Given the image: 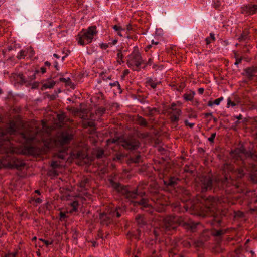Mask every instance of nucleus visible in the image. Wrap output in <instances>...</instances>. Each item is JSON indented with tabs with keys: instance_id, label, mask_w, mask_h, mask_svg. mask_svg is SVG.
<instances>
[{
	"instance_id": "f257e3e1",
	"label": "nucleus",
	"mask_w": 257,
	"mask_h": 257,
	"mask_svg": "<svg viewBox=\"0 0 257 257\" xmlns=\"http://www.w3.org/2000/svg\"><path fill=\"white\" fill-rule=\"evenodd\" d=\"M231 185L234 186L235 188L239 187L238 184H234L231 176L227 175H225L222 179L215 178L213 179L209 176H202L196 181V186L201 192H205L212 189L215 191L217 189H224L225 187H228Z\"/></svg>"
},
{
	"instance_id": "f03ea898",
	"label": "nucleus",
	"mask_w": 257,
	"mask_h": 257,
	"mask_svg": "<svg viewBox=\"0 0 257 257\" xmlns=\"http://www.w3.org/2000/svg\"><path fill=\"white\" fill-rule=\"evenodd\" d=\"M197 224L191 221L186 222L180 216H169L164 218L158 226L154 227V234L155 236H157L164 232L175 229L178 225L194 231Z\"/></svg>"
},
{
	"instance_id": "7ed1b4c3",
	"label": "nucleus",
	"mask_w": 257,
	"mask_h": 257,
	"mask_svg": "<svg viewBox=\"0 0 257 257\" xmlns=\"http://www.w3.org/2000/svg\"><path fill=\"white\" fill-rule=\"evenodd\" d=\"M43 132L41 129L35 126V128H31L29 130L25 131L20 134V137L24 140V142L26 143H30L33 141L40 142L43 141Z\"/></svg>"
},
{
	"instance_id": "20e7f679",
	"label": "nucleus",
	"mask_w": 257,
	"mask_h": 257,
	"mask_svg": "<svg viewBox=\"0 0 257 257\" xmlns=\"http://www.w3.org/2000/svg\"><path fill=\"white\" fill-rule=\"evenodd\" d=\"M25 164L12 155L6 154L0 158V168L7 167L21 169Z\"/></svg>"
},
{
	"instance_id": "39448f33",
	"label": "nucleus",
	"mask_w": 257,
	"mask_h": 257,
	"mask_svg": "<svg viewBox=\"0 0 257 257\" xmlns=\"http://www.w3.org/2000/svg\"><path fill=\"white\" fill-rule=\"evenodd\" d=\"M97 34L96 26H90L87 29H83L78 34L77 40L79 44L85 45L92 42L94 36Z\"/></svg>"
},
{
	"instance_id": "423d86ee",
	"label": "nucleus",
	"mask_w": 257,
	"mask_h": 257,
	"mask_svg": "<svg viewBox=\"0 0 257 257\" xmlns=\"http://www.w3.org/2000/svg\"><path fill=\"white\" fill-rule=\"evenodd\" d=\"M223 171L226 172L231 173L232 177H237L238 178H242L245 175V171H251L247 169L246 163L244 161H241L239 167H236L233 164H225L223 167Z\"/></svg>"
},
{
	"instance_id": "0eeeda50",
	"label": "nucleus",
	"mask_w": 257,
	"mask_h": 257,
	"mask_svg": "<svg viewBox=\"0 0 257 257\" xmlns=\"http://www.w3.org/2000/svg\"><path fill=\"white\" fill-rule=\"evenodd\" d=\"M218 202V199L212 196L203 198L201 201L203 206L202 211L205 213L206 215L214 216L216 214Z\"/></svg>"
},
{
	"instance_id": "6e6552de",
	"label": "nucleus",
	"mask_w": 257,
	"mask_h": 257,
	"mask_svg": "<svg viewBox=\"0 0 257 257\" xmlns=\"http://www.w3.org/2000/svg\"><path fill=\"white\" fill-rule=\"evenodd\" d=\"M110 185L115 190L119 193L124 195L127 198H135L137 196L139 195L137 190L130 191L126 186H123L119 183L115 182L112 180H110ZM139 195L142 197L144 195V193H140Z\"/></svg>"
},
{
	"instance_id": "1a4fd4ad",
	"label": "nucleus",
	"mask_w": 257,
	"mask_h": 257,
	"mask_svg": "<svg viewBox=\"0 0 257 257\" xmlns=\"http://www.w3.org/2000/svg\"><path fill=\"white\" fill-rule=\"evenodd\" d=\"M127 63L128 67L134 71H139V66L143 63V60L140 54L138 51H133L128 56Z\"/></svg>"
},
{
	"instance_id": "9d476101",
	"label": "nucleus",
	"mask_w": 257,
	"mask_h": 257,
	"mask_svg": "<svg viewBox=\"0 0 257 257\" xmlns=\"http://www.w3.org/2000/svg\"><path fill=\"white\" fill-rule=\"evenodd\" d=\"M39 72L38 70H28L25 74H19L18 77L20 78L22 84H30L33 80L35 79L36 74Z\"/></svg>"
},
{
	"instance_id": "9b49d317",
	"label": "nucleus",
	"mask_w": 257,
	"mask_h": 257,
	"mask_svg": "<svg viewBox=\"0 0 257 257\" xmlns=\"http://www.w3.org/2000/svg\"><path fill=\"white\" fill-rule=\"evenodd\" d=\"M120 145L126 149L136 150L139 146V141L135 139H130L121 141Z\"/></svg>"
},
{
	"instance_id": "f8f14e48",
	"label": "nucleus",
	"mask_w": 257,
	"mask_h": 257,
	"mask_svg": "<svg viewBox=\"0 0 257 257\" xmlns=\"http://www.w3.org/2000/svg\"><path fill=\"white\" fill-rule=\"evenodd\" d=\"M73 139V134L70 131L62 132L59 137V141L62 145L69 143Z\"/></svg>"
},
{
	"instance_id": "ddd939ff",
	"label": "nucleus",
	"mask_w": 257,
	"mask_h": 257,
	"mask_svg": "<svg viewBox=\"0 0 257 257\" xmlns=\"http://www.w3.org/2000/svg\"><path fill=\"white\" fill-rule=\"evenodd\" d=\"M257 12V5L248 4L241 8V13L247 15H253Z\"/></svg>"
},
{
	"instance_id": "4468645a",
	"label": "nucleus",
	"mask_w": 257,
	"mask_h": 257,
	"mask_svg": "<svg viewBox=\"0 0 257 257\" xmlns=\"http://www.w3.org/2000/svg\"><path fill=\"white\" fill-rule=\"evenodd\" d=\"M243 75L245 76L249 80H252L254 74L257 73V66H252L244 69Z\"/></svg>"
},
{
	"instance_id": "2eb2a0df",
	"label": "nucleus",
	"mask_w": 257,
	"mask_h": 257,
	"mask_svg": "<svg viewBox=\"0 0 257 257\" xmlns=\"http://www.w3.org/2000/svg\"><path fill=\"white\" fill-rule=\"evenodd\" d=\"M172 111L170 113V119L172 123H177L179 121V117L181 114V111L178 108H172Z\"/></svg>"
},
{
	"instance_id": "dca6fc26",
	"label": "nucleus",
	"mask_w": 257,
	"mask_h": 257,
	"mask_svg": "<svg viewBox=\"0 0 257 257\" xmlns=\"http://www.w3.org/2000/svg\"><path fill=\"white\" fill-rule=\"evenodd\" d=\"M146 83L147 86H150L152 88L154 89L156 88L157 85L161 83V82L152 78H148L147 79Z\"/></svg>"
},
{
	"instance_id": "f3484780",
	"label": "nucleus",
	"mask_w": 257,
	"mask_h": 257,
	"mask_svg": "<svg viewBox=\"0 0 257 257\" xmlns=\"http://www.w3.org/2000/svg\"><path fill=\"white\" fill-rule=\"evenodd\" d=\"M111 214L107 215L106 213L100 214V219L103 224L108 225L111 221Z\"/></svg>"
},
{
	"instance_id": "a211bd4d",
	"label": "nucleus",
	"mask_w": 257,
	"mask_h": 257,
	"mask_svg": "<svg viewBox=\"0 0 257 257\" xmlns=\"http://www.w3.org/2000/svg\"><path fill=\"white\" fill-rule=\"evenodd\" d=\"M24 153L29 155H35L37 154L36 148L33 146H27L25 148Z\"/></svg>"
},
{
	"instance_id": "6ab92c4d",
	"label": "nucleus",
	"mask_w": 257,
	"mask_h": 257,
	"mask_svg": "<svg viewBox=\"0 0 257 257\" xmlns=\"http://www.w3.org/2000/svg\"><path fill=\"white\" fill-rule=\"evenodd\" d=\"M245 149L241 147L240 148L235 149L232 153L234 154L235 157L241 158L242 156L245 154ZM237 159H238V158H237Z\"/></svg>"
},
{
	"instance_id": "aec40b11",
	"label": "nucleus",
	"mask_w": 257,
	"mask_h": 257,
	"mask_svg": "<svg viewBox=\"0 0 257 257\" xmlns=\"http://www.w3.org/2000/svg\"><path fill=\"white\" fill-rule=\"evenodd\" d=\"M178 179L175 177H170L168 180L164 181V184L169 186H174L176 184Z\"/></svg>"
},
{
	"instance_id": "412c9836",
	"label": "nucleus",
	"mask_w": 257,
	"mask_h": 257,
	"mask_svg": "<svg viewBox=\"0 0 257 257\" xmlns=\"http://www.w3.org/2000/svg\"><path fill=\"white\" fill-rule=\"evenodd\" d=\"M135 205H140L143 208H147L149 206L148 200L145 198H142L139 201L134 202Z\"/></svg>"
},
{
	"instance_id": "4be33fe9",
	"label": "nucleus",
	"mask_w": 257,
	"mask_h": 257,
	"mask_svg": "<svg viewBox=\"0 0 257 257\" xmlns=\"http://www.w3.org/2000/svg\"><path fill=\"white\" fill-rule=\"evenodd\" d=\"M195 94L194 91H189L184 94L183 97L186 101H192L193 99Z\"/></svg>"
},
{
	"instance_id": "5701e85b",
	"label": "nucleus",
	"mask_w": 257,
	"mask_h": 257,
	"mask_svg": "<svg viewBox=\"0 0 257 257\" xmlns=\"http://www.w3.org/2000/svg\"><path fill=\"white\" fill-rule=\"evenodd\" d=\"M136 121L137 123L140 125V126H147V122L146 121V119L142 117V116L138 115L137 116Z\"/></svg>"
},
{
	"instance_id": "b1692460",
	"label": "nucleus",
	"mask_w": 257,
	"mask_h": 257,
	"mask_svg": "<svg viewBox=\"0 0 257 257\" xmlns=\"http://www.w3.org/2000/svg\"><path fill=\"white\" fill-rule=\"evenodd\" d=\"M249 31L247 30H244L242 34H241L240 36L238 38V40L239 41H243L246 40L249 35Z\"/></svg>"
},
{
	"instance_id": "393cba45",
	"label": "nucleus",
	"mask_w": 257,
	"mask_h": 257,
	"mask_svg": "<svg viewBox=\"0 0 257 257\" xmlns=\"http://www.w3.org/2000/svg\"><path fill=\"white\" fill-rule=\"evenodd\" d=\"M223 99V97L215 99L213 101H209L208 102V106H212L213 105H219Z\"/></svg>"
},
{
	"instance_id": "a878e982",
	"label": "nucleus",
	"mask_w": 257,
	"mask_h": 257,
	"mask_svg": "<svg viewBox=\"0 0 257 257\" xmlns=\"http://www.w3.org/2000/svg\"><path fill=\"white\" fill-rule=\"evenodd\" d=\"M122 211V209L121 208H116L115 210L112 212L111 216L112 217L116 216L117 218H119L121 216V212Z\"/></svg>"
},
{
	"instance_id": "bb28decb",
	"label": "nucleus",
	"mask_w": 257,
	"mask_h": 257,
	"mask_svg": "<svg viewBox=\"0 0 257 257\" xmlns=\"http://www.w3.org/2000/svg\"><path fill=\"white\" fill-rule=\"evenodd\" d=\"M123 58L124 56L121 51H118L117 54V62L119 64H121V63L124 62L123 61Z\"/></svg>"
},
{
	"instance_id": "cd10ccee",
	"label": "nucleus",
	"mask_w": 257,
	"mask_h": 257,
	"mask_svg": "<svg viewBox=\"0 0 257 257\" xmlns=\"http://www.w3.org/2000/svg\"><path fill=\"white\" fill-rule=\"evenodd\" d=\"M56 83L53 80H50L46 82L43 84V87L45 88H52L55 85Z\"/></svg>"
},
{
	"instance_id": "c85d7f7f",
	"label": "nucleus",
	"mask_w": 257,
	"mask_h": 257,
	"mask_svg": "<svg viewBox=\"0 0 257 257\" xmlns=\"http://www.w3.org/2000/svg\"><path fill=\"white\" fill-rule=\"evenodd\" d=\"M136 220L138 224L140 225H143L145 223L143 219V216L141 215L137 216L136 217Z\"/></svg>"
},
{
	"instance_id": "c756f323",
	"label": "nucleus",
	"mask_w": 257,
	"mask_h": 257,
	"mask_svg": "<svg viewBox=\"0 0 257 257\" xmlns=\"http://www.w3.org/2000/svg\"><path fill=\"white\" fill-rule=\"evenodd\" d=\"M215 40V36L213 33L210 34V37H207L205 39L206 43L207 45L209 44L212 41H214Z\"/></svg>"
},
{
	"instance_id": "7c9ffc66",
	"label": "nucleus",
	"mask_w": 257,
	"mask_h": 257,
	"mask_svg": "<svg viewBox=\"0 0 257 257\" xmlns=\"http://www.w3.org/2000/svg\"><path fill=\"white\" fill-rule=\"evenodd\" d=\"M141 160V156L139 154L136 155L135 157H132L130 159V161L132 162L135 163H138L140 162Z\"/></svg>"
},
{
	"instance_id": "2f4dec72",
	"label": "nucleus",
	"mask_w": 257,
	"mask_h": 257,
	"mask_svg": "<svg viewBox=\"0 0 257 257\" xmlns=\"http://www.w3.org/2000/svg\"><path fill=\"white\" fill-rule=\"evenodd\" d=\"M27 55V52L25 50H21L20 51V52L18 53L17 56V58L18 59H24L25 58V57Z\"/></svg>"
},
{
	"instance_id": "473e14b6",
	"label": "nucleus",
	"mask_w": 257,
	"mask_h": 257,
	"mask_svg": "<svg viewBox=\"0 0 257 257\" xmlns=\"http://www.w3.org/2000/svg\"><path fill=\"white\" fill-rule=\"evenodd\" d=\"M225 231L222 230H215L212 232V235L214 236H220L223 234Z\"/></svg>"
},
{
	"instance_id": "72a5a7b5",
	"label": "nucleus",
	"mask_w": 257,
	"mask_h": 257,
	"mask_svg": "<svg viewBox=\"0 0 257 257\" xmlns=\"http://www.w3.org/2000/svg\"><path fill=\"white\" fill-rule=\"evenodd\" d=\"M57 117L59 122L61 123H63L64 121H66L65 115L64 113L58 114Z\"/></svg>"
},
{
	"instance_id": "f704fd0d",
	"label": "nucleus",
	"mask_w": 257,
	"mask_h": 257,
	"mask_svg": "<svg viewBox=\"0 0 257 257\" xmlns=\"http://www.w3.org/2000/svg\"><path fill=\"white\" fill-rule=\"evenodd\" d=\"M88 183L89 180L88 179H85L80 182V187L82 188H85L86 187L87 184H88Z\"/></svg>"
},
{
	"instance_id": "c9c22d12",
	"label": "nucleus",
	"mask_w": 257,
	"mask_h": 257,
	"mask_svg": "<svg viewBox=\"0 0 257 257\" xmlns=\"http://www.w3.org/2000/svg\"><path fill=\"white\" fill-rule=\"evenodd\" d=\"M147 109H148V116L153 115L154 112L157 111V109L156 108H151L150 107H148Z\"/></svg>"
},
{
	"instance_id": "e433bc0d",
	"label": "nucleus",
	"mask_w": 257,
	"mask_h": 257,
	"mask_svg": "<svg viewBox=\"0 0 257 257\" xmlns=\"http://www.w3.org/2000/svg\"><path fill=\"white\" fill-rule=\"evenodd\" d=\"M221 2L220 0H214V7L215 9H219L221 6Z\"/></svg>"
},
{
	"instance_id": "4c0bfd02",
	"label": "nucleus",
	"mask_w": 257,
	"mask_h": 257,
	"mask_svg": "<svg viewBox=\"0 0 257 257\" xmlns=\"http://www.w3.org/2000/svg\"><path fill=\"white\" fill-rule=\"evenodd\" d=\"M39 241H41L43 242L47 246H48L49 245H51L53 243V241H49L48 240H46L45 239H43L42 238L39 239Z\"/></svg>"
},
{
	"instance_id": "58836bf2",
	"label": "nucleus",
	"mask_w": 257,
	"mask_h": 257,
	"mask_svg": "<svg viewBox=\"0 0 257 257\" xmlns=\"http://www.w3.org/2000/svg\"><path fill=\"white\" fill-rule=\"evenodd\" d=\"M250 177L253 182L257 183V176L256 174H251Z\"/></svg>"
},
{
	"instance_id": "ea45409f",
	"label": "nucleus",
	"mask_w": 257,
	"mask_h": 257,
	"mask_svg": "<svg viewBox=\"0 0 257 257\" xmlns=\"http://www.w3.org/2000/svg\"><path fill=\"white\" fill-rule=\"evenodd\" d=\"M216 133H213L211 134V136L209 138H208V140L210 142L213 143L214 142V138L216 137Z\"/></svg>"
},
{
	"instance_id": "a19ab883",
	"label": "nucleus",
	"mask_w": 257,
	"mask_h": 257,
	"mask_svg": "<svg viewBox=\"0 0 257 257\" xmlns=\"http://www.w3.org/2000/svg\"><path fill=\"white\" fill-rule=\"evenodd\" d=\"M109 85L111 87L116 86L118 89H120V85L118 81H115L113 83H110Z\"/></svg>"
},
{
	"instance_id": "79ce46f5",
	"label": "nucleus",
	"mask_w": 257,
	"mask_h": 257,
	"mask_svg": "<svg viewBox=\"0 0 257 257\" xmlns=\"http://www.w3.org/2000/svg\"><path fill=\"white\" fill-rule=\"evenodd\" d=\"M113 28L114 30H115L116 31H125V29L122 28L121 26H117V25H114L113 26Z\"/></svg>"
},
{
	"instance_id": "37998d69",
	"label": "nucleus",
	"mask_w": 257,
	"mask_h": 257,
	"mask_svg": "<svg viewBox=\"0 0 257 257\" xmlns=\"http://www.w3.org/2000/svg\"><path fill=\"white\" fill-rule=\"evenodd\" d=\"M60 81L61 82H65L67 84H69V82H70L71 81V79L69 78H60Z\"/></svg>"
},
{
	"instance_id": "c03bdc74",
	"label": "nucleus",
	"mask_w": 257,
	"mask_h": 257,
	"mask_svg": "<svg viewBox=\"0 0 257 257\" xmlns=\"http://www.w3.org/2000/svg\"><path fill=\"white\" fill-rule=\"evenodd\" d=\"M58 158H61V159H64L65 158V157H66V154L65 152H59L58 154Z\"/></svg>"
},
{
	"instance_id": "a18cd8bd",
	"label": "nucleus",
	"mask_w": 257,
	"mask_h": 257,
	"mask_svg": "<svg viewBox=\"0 0 257 257\" xmlns=\"http://www.w3.org/2000/svg\"><path fill=\"white\" fill-rule=\"evenodd\" d=\"M227 105L228 106L229 105H231V106L233 107L236 105V103L234 102L231 101V99L230 98H228L227 99Z\"/></svg>"
},
{
	"instance_id": "49530a36",
	"label": "nucleus",
	"mask_w": 257,
	"mask_h": 257,
	"mask_svg": "<svg viewBox=\"0 0 257 257\" xmlns=\"http://www.w3.org/2000/svg\"><path fill=\"white\" fill-rule=\"evenodd\" d=\"M104 154V151L102 150H100L98 151V153L97 154V157L98 158H102Z\"/></svg>"
},
{
	"instance_id": "de8ad7c7",
	"label": "nucleus",
	"mask_w": 257,
	"mask_h": 257,
	"mask_svg": "<svg viewBox=\"0 0 257 257\" xmlns=\"http://www.w3.org/2000/svg\"><path fill=\"white\" fill-rule=\"evenodd\" d=\"M72 206L74 208V210H77V207L78 206V203L76 201H74L72 203Z\"/></svg>"
},
{
	"instance_id": "09e8293b",
	"label": "nucleus",
	"mask_w": 257,
	"mask_h": 257,
	"mask_svg": "<svg viewBox=\"0 0 257 257\" xmlns=\"http://www.w3.org/2000/svg\"><path fill=\"white\" fill-rule=\"evenodd\" d=\"M110 43H101L100 44V46H101V48L102 49H107L108 47H109V45L110 44Z\"/></svg>"
},
{
	"instance_id": "8fccbe9b",
	"label": "nucleus",
	"mask_w": 257,
	"mask_h": 257,
	"mask_svg": "<svg viewBox=\"0 0 257 257\" xmlns=\"http://www.w3.org/2000/svg\"><path fill=\"white\" fill-rule=\"evenodd\" d=\"M236 61H235V65H237L238 64L240 63L242 60V57H241L240 58H238V57H236Z\"/></svg>"
},
{
	"instance_id": "3c124183",
	"label": "nucleus",
	"mask_w": 257,
	"mask_h": 257,
	"mask_svg": "<svg viewBox=\"0 0 257 257\" xmlns=\"http://www.w3.org/2000/svg\"><path fill=\"white\" fill-rule=\"evenodd\" d=\"M123 157V156L121 154H117L116 157L114 158V160H120Z\"/></svg>"
},
{
	"instance_id": "603ef678",
	"label": "nucleus",
	"mask_w": 257,
	"mask_h": 257,
	"mask_svg": "<svg viewBox=\"0 0 257 257\" xmlns=\"http://www.w3.org/2000/svg\"><path fill=\"white\" fill-rule=\"evenodd\" d=\"M184 123H185L186 125H188V126H189L191 128L193 127V126L194 125V123H189V121L187 120H185Z\"/></svg>"
},
{
	"instance_id": "864d4df0",
	"label": "nucleus",
	"mask_w": 257,
	"mask_h": 257,
	"mask_svg": "<svg viewBox=\"0 0 257 257\" xmlns=\"http://www.w3.org/2000/svg\"><path fill=\"white\" fill-rule=\"evenodd\" d=\"M59 165L56 161H53L51 163V166L54 168H58Z\"/></svg>"
},
{
	"instance_id": "5fc2aeb1",
	"label": "nucleus",
	"mask_w": 257,
	"mask_h": 257,
	"mask_svg": "<svg viewBox=\"0 0 257 257\" xmlns=\"http://www.w3.org/2000/svg\"><path fill=\"white\" fill-rule=\"evenodd\" d=\"M249 156H250V157L251 158H252L253 159H256L257 160V154H251V153L249 154Z\"/></svg>"
},
{
	"instance_id": "6e6d98bb",
	"label": "nucleus",
	"mask_w": 257,
	"mask_h": 257,
	"mask_svg": "<svg viewBox=\"0 0 257 257\" xmlns=\"http://www.w3.org/2000/svg\"><path fill=\"white\" fill-rule=\"evenodd\" d=\"M35 201L36 203L39 204L42 202V200L40 198H37L35 199Z\"/></svg>"
},
{
	"instance_id": "4d7b16f0",
	"label": "nucleus",
	"mask_w": 257,
	"mask_h": 257,
	"mask_svg": "<svg viewBox=\"0 0 257 257\" xmlns=\"http://www.w3.org/2000/svg\"><path fill=\"white\" fill-rule=\"evenodd\" d=\"M204 89L203 88H200L198 90V92L200 94H202L204 92Z\"/></svg>"
},
{
	"instance_id": "13d9d810",
	"label": "nucleus",
	"mask_w": 257,
	"mask_h": 257,
	"mask_svg": "<svg viewBox=\"0 0 257 257\" xmlns=\"http://www.w3.org/2000/svg\"><path fill=\"white\" fill-rule=\"evenodd\" d=\"M129 73V70L126 69V70H125L124 71H123V77H125V76L127 75Z\"/></svg>"
},
{
	"instance_id": "bf43d9fd",
	"label": "nucleus",
	"mask_w": 257,
	"mask_h": 257,
	"mask_svg": "<svg viewBox=\"0 0 257 257\" xmlns=\"http://www.w3.org/2000/svg\"><path fill=\"white\" fill-rule=\"evenodd\" d=\"M41 71L42 73L44 74V73H46V69L44 67H42L41 68Z\"/></svg>"
},
{
	"instance_id": "052dcab7",
	"label": "nucleus",
	"mask_w": 257,
	"mask_h": 257,
	"mask_svg": "<svg viewBox=\"0 0 257 257\" xmlns=\"http://www.w3.org/2000/svg\"><path fill=\"white\" fill-rule=\"evenodd\" d=\"M8 254L12 255L13 257H16L18 254V252L16 251V252H13V253H9Z\"/></svg>"
},
{
	"instance_id": "680f3d73",
	"label": "nucleus",
	"mask_w": 257,
	"mask_h": 257,
	"mask_svg": "<svg viewBox=\"0 0 257 257\" xmlns=\"http://www.w3.org/2000/svg\"><path fill=\"white\" fill-rule=\"evenodd\" d=\"M205 117H207L208 116H211L212 117V113H206L204 114Z\"/></svg>"
},
{
	"instance_id": "e2e57ef3",
	"label": "nucleus",
	"mask_w": 257,
	"mask_h": 257,
	"mask_svg": "<svg viewBox=\"0 0 257 257\" xmlns=\"http://www.w3.org/2000/svg\"><path fill=\"white\" fill-rule=\"evenodd\" d=\"M235 118L238 119V120H240V119H242V115L241 114H239V115L238 116H234Z\"/></svg>"
},
{
	"instance_id": "0e129e2a",
	"label": "nucleus",
	"mask_w": 257,
	"mask_h": 257,
	"mask_svg": "<svg viewBox=\"0 0 257 257\" xmlns=\"http://www.w3.org/2000/svg\"><path fill=\"white\" fill-rule=\"evenodd\" d=\"M65 216H66V215H65V213H62V212H61V213H60V218H61V219H62V218H64L65 217Z\"/></svg>"
},
{
	"instance_id": "69168bd1",
	"label": "nucleus",
	"mask_w": 257,
	"mask_h": 257,
	"mask_svg": "<svg viewBox=\"0 0 257 257\" xmlns=\"http://www.w3.org/2000/svg\"><path fill=\"white\" fill-rule=\"evenodd\" d=\"M152 47L151 45H147L145 48V51H147L149 49H150Z\"/></svg>"
},
{
	"instance_id": "338daca9",
	"label": "nucleus",
	"mask_w": 257,
	"mask_h": 257,
	"mask_svg": "<svg viewBox=\"0 0 257 257\" xmlns=\"http://www.w3.org/2000/svg\"><path fill=\"white\" fill-rule=\"evenodd\" d=\"M45 65L48 67H49L51 66V63L48 61H46L45 62Z\"/></svg>"
},
{
	"instance_id": "774afa93",
	"label": "nucleus",
	"mask_w": 257,
	"mask_h": 257,
	"mask_svg": "<svg viewBox=\"0 0 257 257\" xmlns=\"http://www.w3.org/2000/svg\"><path fill=\"white\" fill-rule=\"evenodd\" d=\"M252 166V167L253 168V170L252 171H257V167L255 165H251Z\"/></svg>"
}]
</instances>
